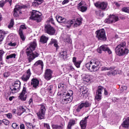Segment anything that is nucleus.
<instances>
[{
  "mask_svg": "<svg viewBox=\"0 0 129 129\" xmlns=\"http://www.w3.org/2000/svg\"><path fill=\"white\" fill-rule=\"evenodd\" d=\"M37 47V42L36 41H33L32 42H30L29 44V46L27 48L26 50V53L28 56V61L29 63H31L35 58H37V57H39V53L37 52H35V53L33 52V51H35Z\"/></svg>",
  "mask_w": 129,
  "mask_h": 129,
  "instance_id": "obj_1",
  "label": "nucleus"
},
{
  "mask_svg": "<svg viewBox=\"0 0 129 129\" xmlns=\"http://www.w3.org/2000/svg\"><path fill=\"white\" fill-rule=\"evenodd\" d=\"M115 52L118 56H124L128 54V49L126 48V43L125 41L121 42L115 48Z\"/></svg>",
  "mask_w": 129,
  "mask_h": 129,
  "instance_id": "obj_2",
  "label": "nucleus"
},
{
  "mask_svg": "<svg viewBox=\"0 0 129 129\" xmlns=\"http://www.w3.org/2000/svg\"><path fill=\"white\" fill-rule=\"evenodd\" d=\"M99 66H100V61L96 59H92L85 64V67L90 72L96 71Z\"/></svg>",
  "mask_w": 129,
  "mask_h": 129,
  "instance_id": "obj_3",
  "label": "nucleus"
},
{
  "mask_svg": "<svg viewBox=\"0 0 129 129\" xmlns=\"http://www.w3.org/2000/svg\"><path fill=\"white\" fill-rule=\"evenodd\" d=\"M73 91L72 90H69L67 92H63L62 94V99L60 102L62 104H67L70 103L73 100Z\"/></svg>",
  "mask_w": 129,
  "mask_h": 129,
  "instance_id": "obj_4",
  "label": "nucleus"
},
{
  "mask_svg": "<svg viewBox=\"0 0 129 129\" xmlns=\"http://www.w3.org/2000/svg\"><path fill=\"white\" fill-rule=\"evenodd\" d=\"M31 18L32 20L36 21L37 23H40L42 21V14L37 11L33 10Z\"/></svg>",
  "mask_w": 129,
  "mask_h": 129,
  "instance_id": "obj_5",
  "label": "nucleus"
},
{
  "mask_svg": "<svg viewBox=\"0 0 129 129\" xmlns=\"http://www.w3.org/2000/svg\"><path fill=\"white\" fill-rule=\"evenodd\" d=\"M40 109L37 113V115L39 119H44L45 114H46V106L43 104L39 105Z\"/></svg>",
  "mask_w": 129,
  "mask_h": 129,
  "instance_id": "obj_6",
  "label": "nucleus"
},
{
  "mask_svg": "<svg viewBox=\"0 0 129 129\" xmlns=\"http://www.w3.org/2000/svg\"><path fill=\"white\" fill-rule=\"evenodd\" d=\"M56 19L58 23H61L62 24H68V25H67V27L68 28V29L71 28L72 25L73 24V21H72V20L67 21V20L66 18H64L63 17H61L60 16H57L56 17Z\"/></svg>",
  "mask_w": 129,
  "mask_h": 129,
  "instance_id": "obj_7",
  "label": "nucleus"
},
{
  "mask_svg": "<svg viewBox=\"0 0 129 129\" xmlns=\"http://www.w3.org/2000/svg\"><path fill=\"white\" fill-rule=\"evenodd\" d=\"M96 37L100 41H105L106 40V36L105 35V31L104 29L97 30L95 32Z\"/></svg>",
  "mask_w": 129,
  "mask_h": 129,
  "instance_id": "obj_8",
  "label": "nucleus"
},
{
  "mask_svg": "<svg viewBox=\"0 0 129 129\" xmlns=\"http://www.w3.org/2000/svg\"><path fill=\"white\" fill-rule=\"evenodd\" d=\"M20 88H21V82L20 81H16L13 84L12 87L10 88L11 93L15 94L17 92L20 91Z\"/></svg>",
  "mask_w": 129,
  "mask_h": 129,
  "instance_id": "obj_9",
  "label": "nucleus"
},
{
  "mask_svg": "<svg viewBox=\"0 0 129 129\" xmlns=\"http://www.w3.org/2000/svg\"><path fill=\"white\" fill-rule=\"evenodd\" d=\"M94 6L97 9H99V10H101L102 11H105L106 9H107L108 4L106 2H96L94 4Z\"/></svg>",
  "mask_w": 129,
  "mask_h": 129,
  "instance_id": "obj_10",
  "label": "nucleus"
},
{
  "mask_svg": "<svg viewBox=\"0 0 129 129\" xmlns=\"http://www.w3.org/2000/svg\"><path fill=\"white\" fill-rule=\"evenodd\" d=\"M45 31L49 35H53L55 34L56 30L55 28L51 26V25L47 24L45 26Z\"/></svg>",
  "mask_w": 129,
  "mask_h": 129,
  "instance_id": "obj_11",
  "label": "nucleus"
},
{
  "mask_svg": "<svg viewBox=\"0 0 129 129\" xmlns=\"http://www.w3.org/2000/svg\"><path fill=\"white\" fill-rule=\"evenodd\" d=\"M97 51L98 53H100V54H101V53H102V51H104V52L107 51L109 55H110V54L112 53L110 49H109V47H108L106 45H103L101 46L100 48L97 49Z\"/></svg>",
  "mask_w": 129,
  "mask_h": 129,
  "instance_id": "obj_12",
  "label": "nucleus"
},
{
  "mask_svg": "<svg viewBox=\"0 0 129 129\" xmlns=\"http://www.w3.org/2000/svg\"><path fill=\"white\" fill-rule=\"evenodd\" d=\"M118 21V17L115 15H110L109 18L106 19L105 20V23H107V24H111L112 23H115Z\"/></svg>",
  "mask_w": 129,
  "mask_h": 129,
  "instance_id": "obj_13",
  "label": "nucleus"
},
{
  "mask_svg": "<svg viewBox=\"0 0 129 129\" xmlns=\"http://www.w3.org/2000/svg\"><path fill=\"white\" fill-rule=\"evenodd\" d=\"M104 88L102 86H98V89L97 90L96 93V99L98 101H99L101 99V96L102 94V90H103Z\"/></svg>",
  "mask_w": 129,
  "mask_h": 129,
  "instance_id": "obj_14",
  "label": "nucleus"
},
{
  "mask_svg": "<svg viewBox=\"0 0 129 129\" xmlns=\"http://www.w3.org/2000/svg\"><path fill=\"white\" fill-rule=\"evenodd\" d=\"M26 93L27 88H26L25 87H23L22 91L19 96V99H21L22 101H25V100L27 99V95H25Z\"/></svg>",
  "mask_w": 129,
  "mask_h": 129,
  "instance_id": "obj_15",
  "label": "nucleus"
},
{
  "mask_svg": "<svg viewBox=\"0 0 129 129\" xmlns=\"http://www.w3.org/2000/svg\"><path fill=\"white\" fill-rule=\"evenodd\" d=\"M53 74V72L49 69H47L45 70L44 73V78L46 80H50L53 77L52 76Z\"/></svg>",
  "mask_w": 129,
  "mask_h": 129,
  "instance_id": "obj_16",
  "label": "nucleus"
},
{
  "mask_svg": "<svg viewBox=\"0 0 129 129\" xmlns=\"http://www.w3.org/2000/svg\"><path fill=\"white\" fill-rule=\"evenodd\" d=\"M32 74V73H31V70H30V69H29L27 72L23 76H22V77H21V79L23 81H25V82H27V81H28V80H29V79H30V77H31V75Z\"/></svg>",
  "mask_w": 129,
  "mask_h": 129,
  "instance_id": "obj_17",
  "label": "nucleus"
},
{
  "mask_svg": "<svg viewBox=\"0 0 129 129\" xmlns=\"http://www.w3.org/2000/svg\"><path fill=\"white\" fill-rule=\"evenodd\" d=\"M89 117V116H88L85 117L84 119H83L81 120L80 122V125L81 127V129H86V126L87 125V119Z\"/></svg>",
  "mask_w": 129,
  "mask_h": 129,
  "instance_id": "obj_18",
  "label": "nucleus"
},
{
  "mask_svg": "<svg viewBox=\"0 0 129 129\" xmlns=\"http://www.w3.org/2000/svg\"><path fill=\"white\" fill-rule=\"evenodd\" d=\"M23 8H27V6H21L20 5H17L15 6V8L14 10V16L15 17V18H17V17L19 16V14H18V12L21 10V9H23Z\"/></svg>",
  "mask_w": 129,
  "mask_h": 129,
  "instance_id": "obj_19",
  "label": "nucleus"
},
{
  "mask_svg": "<svg viewBox=\"0 0 129 129\" xmlns=\"http://www.w3.org/2000/svg\"><path fill=\"white\" fill-rule=\"evenodd\" d=\"M28 108L26 106H20L19 107L18 110L19 112L17 113L18 115H22L24 112H25L26 110H28Z\"/></svg>",
  "mask_w": 129,
  "mask_h": 129,
  "instance_id": "obj_20",
  "label": "nucleus"
},
{
  "mask_svg": "<svg viewBox=\"0 0 129 129\" xmlns=\"http://www.w3.org/2000/svg\"><path fill=\"white\" fill-rule=\"evenodd\" d=\"M51 126L52 129H63L65 127V124L61 123L59 124H53Z\"/></svg>",
  "mask_w": 129,
  "mask_h": 129,
  "instance_id": "obj_21",
  "label": "nucleus"
},
{
  "mask_svg": "<svg viewBox=\"0 0 129 129\" xmlns=\"http://www.w3.org/2000/svg\"><path fill=\"white\" fill-rule=\"evenodd\" d=\"M31 85L34 88H37V87L39 86V80L36 79H33L31 80Z\"/></svg>",
  "mask_w": 129,
  "mask_h": 129,
  "instance_id": "obj_22",
  "label": "nucleus"
},
{
  "mask_svg": "<svg viewBox=\"0 0 129 129\" xmlns=\"http://www.w3.org/2000/svg\"><path fill=\"white\" fill-rule=\"evenodd\" d=\"M81 24H82V19L78 18L75 21L74 27V28H77V27H79Z\"/></svg>",
  "mask_w": 129,
  "mask_h": 129,
  "instance_id": "obj_23",
  "label": "nucleus"
},
{
  "mask_svg": "<svg viewBox=\"0 0 129 129\" xmlns=\"http://www.w3.org/2000/svg\"><path fill=\"white\" fill-rule=\"evenodd\" d=\"M123 127L125 128H128L129 127V117H128L126 119H125L121 124Z\"/></svg>",
  "mask_w": 129,
  "mask_h": 129,
  "instance_id": "obj_24",
  "label": "nucleus"
},
{
  "mask_svg": "<svg viewBox=\"0 0 129 129\" xmlns=\"http://www.w3.org/2000/svg\"><path fill=\"white\" fill-rule=\"evenodd\" d=\"M76 122V121L74 119L70 120L67 126V129H71V127L75 124Z\"/></svg>",
  "mask_w": 129,
  "mask_h": 129,
  "instance_id": "obj_25",
  "label": "nucleus"
},
{
  "mask_svg": "<svg viewBox=\"0 0 129 129\" xmlns=\"http://www.w3.org/2000/svg\"><path fill=\"white\" fill-rule=\"evenodd\" d=\"M48 40H49V38H48V37L44 35H42L40 37V42L41 43H42V44H45L47 43Z\"/></svg>",
  "mask_w": 129,
  "mask_h": 129,
  "instance_id": "obj_26",
  "label": "nucleus"
},
{
  "mask_svg": "<svg viewBox=\"0 0 129 129\" xmlns=\"http://www.w3.org/2000/svg\"><path fill=\"white\" fill-rule=\"evenodd\" d=\"M59 54L61 57L63 59H66V58H67V51L66 50L62 49L59 52Z\"/></svg>",
  "mask_w": 129,
  "mask_h": 129,
  "instance_id": "obj_27",
  "label": "nucleus"
},
{
  "mask_svg": "<svg viewBox=\"0 0 129 129\" xmlns=\"http://www.w3.org/2000/svg\"><path fill=\"white\" fill-rule=\"evenodd\" d=\"M40 65L41 69H43L44 68V63H43V61L41 60H39L37 61L33 65V66L37 67Z\"/></svg>",
  "mask_w": 129,
  "mask_h": 129,
  "instance_id": "obj_28",
  "label": "nucleus"
},
{
  "mask_svg": "<svg viewBox=\"0 0 129 129\" xmlns=\"http://www.w3.org/2000/svg\"><path fill=\"white\" fill-rule=\"evenodd\" d=\"M92 79V76L89 75H86L84 78V81L86 82H89L90 80Z\"/></svg>",
  "mask_w": 129,
  "mask_h": 129,
  "instance_id": "obj_29",
  "label": "nucleus"
},
{
  "mask_svg": "<svg viewBox=\"0 0 129 129\" xmlns=\"http://www.w3.org/2000/svg\"><path fill=\"white\" fill-rule=\"evenodd\" d=\"M19 35L20 36V38L22 40V41H25V40H26V38H25V36H24V33H23V30L19 29Z\"/></svg>",
  "mask_w": 129,
  "mask_h": 129,
  "instance_id": "obj_30",
  "label": "nucleus"
},
{
  "mask_svg": "<svg viewBox=\"0 0 129 129\" xmlns=\"http://www.w3.org/2000/svg\"><path fill=\"white\" fill-rule=\"evenodd\" d=\"M86 5V4L85 3V2H84V1H81L80 3L78 4V10H80V8H81L82 9V8L85 7Z\"/></svg>",
  "mask_w": 129,
  "mask_h": 129,
  "instance_id": "obj_31",
  "label": "nucleus"
},
{
  "mask_svg": "<svg viewBox=\"0 0 129 129\" xmlns=\"http://www.w3.org/2000/svg\"><path fill=\"white\" fill-rule=\"evenodd\" d=\"M51 44H53L54 47L56 48V49L59 48V46H58V43L57 42V40L54 39H51Z\"/></svg>",
  "mask_w": 129,
  "mask_h": 129,
  "instance_id": "obj_32",
  "label": "nucleus"
},
{
  "mask_svg": "<svg viewBox=\"0 0 129 129\" xmlns=\"http://www.w3.org/2000/svg\"><path fill=\"white\" fill-rule=\"evenodd\" d=\"M81 104L83 105V107H89L91 105V104L88 101L81 103Z\"/></svg>",
  "mask_w": 129,
  "mask_h": 129,
  "instance_id": "obj_33",
  "label": "nucleus"
},
{
  "mask_svg": "<svg viewBox=\"0 0 129 129\" xmlns=\"http://www.w3.org/2000/svg\"><path fill=\"white\" fill-rule=\"evenodd\" d=\"M16 56H17V55L16 54V53H12L11 54H10L9 55H7L6 57V59L7 60H10V59H12V58H16Z\"/></svg>",
  "mask_w": 129,
  "mask_h": 129,
  "instance_id": "obj_34",
  "label": "nucleus"
},
{
  "mask_svg": "<svg viewBox=\"0 0 129 129\" xmlns=\"http://www.w3.org/2000/svg\"><path fill=\"white\" fill-rule=\"evenodd\" d=\"M4 33L2 30H0V44H2L4 38H5V35H4Z\"/></svg>",
  "mask_w": 129,
  "mask_h": 129,
  "instance_id": "obj_35",
  "label": "nucleus"
},
{
  "mask_svg": "<svg viewBox=\"0 0 129 129\" xmlns=\"http://www.w3.org/2000/svg\"><path fill=\"white\" fill-rule=\"evenodd\" d=\"M75 66L77 67V68H80V65H81V61L79 60L74 63Z\"/></svg>",
  "mask_w": 129,
  "mask_h": 129,
  "instance_id": "obj_36",
  "label": "nucleus"
},
{
  "mask_svg": "<svg viewBox=\"0 0 129 129\" xmlns=\"http://www.w3.org/2000/svg\"><path fill=\"white\" fill-rule=\"evenodd\" d=\"M83 107V105H81V104L79 105L76 109V112H80L81 109H82Z\"/></svg>",
  "mask_w": 129,
  "mask_h": 129,
  "instance_id": "obj_37",
  "label": "nucleus"
},
{
  "mask_svg": "<svg viewBox=\"0 0 129 129\" xmlns=\"http://www.w3.org/2000/svg\"><path fill=\"white\" fill-rule=\"evenodd\" d=\"M2 123H4L5 125H9L10 124V121L8 120L4 119L3 120H2Z\"/></svg>",
  "mask_w": 129,
  "mask_h": 129,
  "instance_id": "obj_38",
  "label": "nucleus"
},
{
  "mask_svg": "<svg viewBox=\"0 0 129 129\" xmlns=\"http://www.w3.org/2000/svg\"><path fill=\"white\" fill-rule=\"evenodd\" d=\"M4 54H5V51L3 50H0V62L3 61V56H4Z\"/></svg>",
  "mask_w": 129,
  "mask_h": 129,
  "instance_id": "obj_39",
  "label": "nucleus"
},
{
  "mask_svg": "<svg viewBox=\"0 0 129 129\" xmlns=\"http://www.w3.org/2000/svg\"><path fill=\"white\" fill-rule=\"evenodd\" d=\"M64 84L60 83L58 84V87L59 89H60V90L63 91L64 90Z\"/></svg>",
  "mask_w": 129,
  "mask_h": 129,
  "instance_id": "obj_40",
  "label": "nucleus"
},
{
  "mask_svg": "<svg viewBox=\"0 0 129 129\" xmlns=\"http://www.w3.org/2000/svg\"><path fill=\"white\" fill-rule=\"evenodd\" d=\"M79 11H80L81 12H82V13H84L86 11H87V7L86 6H84V7L80 8V9H79Z\"/></svg>",
  "mask_w": 129,
  "mask_h": 129,
  "instance_id": "obj_41",
  "label": "nucleus"
},
{
  "mask_svg": "<svg viewBox=\"0 0 129 129\" xmlns=\"http://www.w3.org/2000/svg\"><path fill=\"white\" fill-rule=\"evenodd\" d=\"M112 68H107V67H103L102 68H101V71H106L107 70H111V71H112Z\"/></svg>",
  "mask_w": 129,
  "mask_h": 129,
  "instance_id": "obj_42",
  "label": "nucleus"
},
{
  "mask_svg": "<svg viewBox=\"0 0 129 129\" xmlns=\"http://www.w3.org/2000/svg\"><path fill=\"white\" fill-rule=\"evenodd\" d=\"M47 91H48V92L52 93V92H53V86L50 85L48 86L47 88Z\"/></svg>",
  "mask_w": 129,
  "mask_h": 129,
  "instance_id": "obj_43",
  "label": "nucleus"
},
{
  "mask_svg": "<svg viewBox=\"0 0 129 129\" xmlns=\"http://www.w3.org/2000/svg\"><path fill=\"white\" fill-rule=\"evenodd\" d=\"M122 11L124 13H129V7H124L122 9Z\"/></svg>",
  "mask_w": 129,
  "mask_h": 129,
  "instance_id": "obj_44",
  "label": "nucleus"
},
{
  "mask_svg": "<svg viewBox=\"0 0 129 129\" xmlns=\"http://www.w3.org/2000/svg\"><path fill=\"white\" fill-rule=\"evenodd\" d=\"M39 3L38 2H37L36 1H35L32 3V6L33 7H34V8H37L38 7H39Z\"/></svg>",
  "mask_w": 129,
  "mask_h": 129,
  "instance_id": "obj_45",
  "label": "nucleus"
},
{
  "mask_svg": "<svg viewBox=\"0 0 129 129\" xmlns=\"http://www.w3.org/2000/svg\"><path fill=\"white\" fill-rule=\"evenodd\" d=\"M13 27H14V20L12 19L9 25L8 26V28L11 29V28H13Z\"/></svg>",
  "mask_w": 129,
  "mask_h": 129,
  "instance_id": "obj_46",
  "label": "nucleus"
},
{
  "mask_svg": "<svg viewBox=\"0 0 129 129\" xmlns=\"http://www.w3.org/2000/svg\"><path fill=\"white\" fill-rule=\"evenodd\" d=\"M12 126L13 128H14V129L19 128V125H18L16 123H13L12 124Z\"/></svg>",
  "mask_w": 129,
  "mask_h": 129,
  "instance_id": "obj_47",
  "label": "nucleus"
},
{
  "mask_svg": "<svg viewBox=\"0 0 129 129\" xmlns=\"http://www.w3.org/2000/svg\"><path fill=\"white\" fill-rule=\"evenodd\" d=\"M8 45L9 46H12V47H16V46H17V43L11 42H9L8 43Z\"/></svg>",
  "mask_w": 129,
  "mask_h": 129,
  "instance_id": "obj_48",
  "label": "nucleus"
},
{
  "mask_svg": "<svg viewBox=\"0 0 129 129\" xmlns=\"http://www.w3.org/2000/svg\"><path fill=\"white\" fill-rule=\"evenodd\" d=\"M112 75L113 76H114V75H116V74H118V71L117 70H114V71H112Z\"/></svg>",
  "mask_w": 129,
  "mask_h": 129,
  "instance_id": "obj_49",
  "label": "nucleus"
},
{
  "mask_svg": "<svg viewBox=\"0 0 129 129\" xmlns=\"http://www.w3.org/2000/svg\"><path fill=\"white\" fill-rule=\"evenodd\" d=\"M48 22H49V23H51L53 24V25L54 24V19H53V18H52V17H51L50 18H49L48 19Z\"/></svg>",
  "mask_w": 129,
  "mask_h": 129,
  "instance_id": "obj_50",
  "label": "nucleus"
},
{
  "mask_svg": "<svg viewBox=\"0 0 129 129\" xmlns=\"http://www.w3.org/2000/svg\"><path fill=\"white\" fill-rule=\"evenodd\" d=\"M44 127H46L47 129H50V125H49V124H48L47 123H44Z\"/></svg>",
  "mask_w": 129,
  "mask_h": 129,
  "instance_id": "obj_51",
  "label": "nucleus"
},
{
  "mask_svg": "<svg viewBox=\"0 0 129 129\" xmlns=\"http://www.w3.org/2000/svg\"><path fill=\"white\" fill-rule=\"evenodd\" d=\"M26 29H27V27H26V25H21L20 28V30H22H22H25Z\"/></svg>",
  "mask_w": 129,
  "mask_h": 129,
  "instance_id": "obj_52",
  "label": "nucleus"
},
{
  "mask_svg": "<svg viewBox=\"0 0 129 129\" xmlns=\"http://www.w3.org/2000/svg\"><path fill=\"white\" fill-rule=\"evenodd\" d=\"M112 70H113V68H112V71L111 70H110V71L108 72L107 73V75H108V76H112Z\"/></svg>",
  "mask_w": 129,
  "mask_h": 129,
  "instance_id": "obj_53",
  "label": "nucleus"
},
{
  "mask_svg": "<svg viewBox=\"0 0 129 129\" xmlns=\"http://www.w3.org/2000/svg\"><path fill=\"white\" fill-rule=\"evenodd\" d=\"M127 88V87H126V86H122V87L121 88V92H122L123 90H126Z\"/></svg>",
  "mask_w": 129,
  "mask_h": 129,
  "instance_id": "obj_54",
  "label": "nucleus"
},
{
  "mask_svg": "<svg viewBox=\"0 0 129 129\" xmlns=\"http://www.w3.org/2000/svg\"><path fill=\"white\" fill-rule=\"evenodd\" d=\"M69 67L71 71H75V69L74 68V67H73V66H70Z\"/></svg>",
  "mask_w": 129,
  "mask_h": 129,
  "instance_id": "obj_55",
  "label": "nucleus"
},
{
  "mask_svg": "<svg viewBox=\"0 0 129 129\" xmlns=\"http://www.w3.org/2000/svg\"><path fill=\"white\" fill-rule=\"evenodd\" d=\"M9 76H10V73L8 72H6L4 74V77H9Z\"/></svg>",
  "mask_w": 129,
  "mask_h": 129,
  "instance_id": "obj_56",
  "label": "nucleus"
},
{
  "mask_svg": "<svg viewBox=\"0 0 129 129\" xmlns=\"http://www.w3.org/2000/svg\"><path fill=\"white\" fill-rule=\"evenodd\" d=\"M7 116L8 118H12V117H13V115L12 113H8L7 114Z\"/></svg>",
  "mask_w": 129,
  "mask_h": 129,
  "instance_id": "obj_57",
  "label": "nucleus"
},
{
  "mask_svg": "<svg viewBox=\"0 0 129 129\" xmlns=\"http://www.w3.org/2000/svg\"><path fill=\"white\" fill-rule=\"evenodd\" d=\"M69 3V0H64L62 3V5H66V4H68Z\"/></svg>",
  "mask_w": 129,
  "mask_h": 129,
  "instance_id": "obj_58",
  "label": "nucleus"
},
{
  "mask_svg": "<svg viewBox=\"0 0 129 129\" xmlns=\"http://www.w3.org/2000/svg\"><path fill=\"white\" fill-rule=\"evenodd\" d=\"M35 2L38 3V4L41 5L43 3V0H35Z\"/></svg>",
  "mask_w": 129,
  "mask_h": 129,
  "instance_id": "obj_59",
  "label": "nucleus"
},
{
  "mask_svg": "<svg viewBox=\"0 0 129 129\" xmlns=\"http://www.w3.org/2000/svg\"><path fill=\"white\" fill-rule=\"evenodd\" d=\"M20 129H24L25 128V125L24 124H21L20 125Z\"/></svg>",
  "mask_w": 129,
  "mask_h": 129,
  "instance_id": "obj_60",
  "label": "nucleus"
},
{
  "mask_svg": "<svg viewBox=\"0 0 129 129\" xmlns=\"http://www.w3.org/2000/svg\"><path fill=\"white\" fill-rule=\"evenodd\" d=\"M29 104H32L33 103V98H30L28 101Z\"/></svg>",
  "mask_w": 129,
  "mask_h": 129,
  "instance_id": "obj_61",
  "label": "nucleus"
},
{
  "mask_svg": "<svg viewBox=\"0 0 129 129\" xmlns=\"http://www.w3.org/2000/svg\"><path fill=\"white\" fill-rule=\"evenodd\" d=\"M5 4H6V3H5V2H0V7L1 8H3V7H4V6H5Z\"/></svg>",
  "mask_w": 129,
  "mask_h": 129,
  "instance_id": "obj_62",
  "label": "nucleus"
},
{
  "mask_svg": "<svg viewBox=\"0 0 129 129\" xmlns=\"http://www.w3.org/2000/svg\"><path fill=\"white\" fill-rule=\"evenodd\" d=\"M76 59H77L76 57H73V62H74V63H76V62H77L76 61Z\"/></svg>",
  "mask_w": 129,
  "mask_h": 129,
  "instance_id": "obj_63",
  "label": "nucleus"
},
{
  "mask_svg": "<svg viewBox=\"0 0 129 129\" xmlns=\"http://www.w3.org/2000/svg\"><path fill=\"white\" fill-rule=\"evenodd\" d=\"M16 111H17V109H13V110H12V112H13L14 114H16Z\"/></svg>",
  "mask_w": 129,
  "mask_h": 129,
  "instance_id": "obj_64",
  "label": "nucleus"
}]
</instances>
